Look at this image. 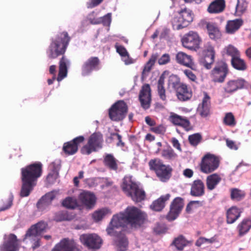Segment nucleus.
Listing matches in <instances>:
<instances>
[{
    "mask_svg": "<svg viewBox=\"0 0 251 251\" xmlns=\"http://www.w3.org/2000/svg\"><path fill=\"white\" fill-rule=\"evenodd\" d=\"M147 217L145 213L134 206L128 207L124 213L113 216L106 230L108 235L115 237V244L118 251H126L128 241L124 233L116 229L124 227L126 224H129L132 227H139L144 223Z\"/></svg>",
    "mask_w": 251,
    "mask_h": 251,
    "instance_id": "nucleus-1",
    "label": "nucleus"
},
{
    "mask_svg": "<svg viewBox=\"0 0 251 251\" xmlns=\"http://www.w3.org/2000/svg\"><path fill=\"white\" fill-rule=\"evenodd\" d=\"M71 40V37L66 31H63L57 35L55 39H52L47 50V54L50 59H55L62 55L59 62V73L57 80L59 82L67 75V66L69 60L64 55Z\"/></svg>",
    "mask_w": 251,
    "mask_h": 251,
    "instance_id": "nucleus-2",
    "label": "nucleus"
},
{
    "mask_svg": "<svg viewBox=\"0 0 251 251\" xmlns=\"http://www.w3.org/2000/svg\"><path fill=\"white\" fill-rule=\"evenodd\" d=\"M42 163L35 162L21 169L22 186L20 193L21 197H28L36 185L37 181L42 174Z\"/></svg>",
    "mask_w": 251,
    "mask_h": 251,
    "instance_id": "nucleus-3",
    "label": "nucleus"
},
{
    "mask_svg": "<svg viewBox=\"0 0 251 251\" xmlns=\"http://www.w3.org/2000/svg\"><path fill=\"white\" fill-rule=\"evenodd\" d=\"M122 188L126 195L131 197V199L136 202H141L145 199V191L140 188L130 177H125L124 178Z\"/></svg>",
    "mask_w": 251,
    "mask_h": 251,
    "instance_id": "nucleus-4",
    "label": "nucleus"
},
{
    "mask_svg": "<svg viewBox=\"0 0 251 251\" xmlns=\"http://www.w3.org/2000/svg\"><path fill=\"white\" fill-rule=\"evenodd\" d=\"M149 166L150 170L155 172L161 181L165 182L170 178L172 169L163 164L160 159H151L149 162Z\"/></svg>",
    "mask_w": 251,
    "mask_h": 251,
    "instance_id": "nucleus-5",
    "label": "nucleus"
},
{
    "mask_svg": "<svg viewBox=\"0 0 251 251\" xmlns=\"http://www.w3.org/2000/svg\"><path fill=\"white\" fill-rule=\"evenodd\" d=\"M103 136L100 132L93 133L88 138L87 143L81 149L83 154L89 155L95 152L102 147Z\"/></svg>",
    "mask_w": 251,
    "mask_h": 251,
    "instance_id": "nucleus-6",
    "label": "nucleus"
},
{
    "mask_svg": "<svg viewBox=\"0 0 251 251\" xmlns=\"http://www.w3.org/2000/svg\"><path fill=\"white\" fill-rule=\"evenodd\" d=\"M181 42L185 48L197 51L200 49L202 39L197 32L191 30L183 36L181 38Z\"/></svg>",
    "mask_w": 251,
    "mask_h": 251,
    "instance_id": "nucleus-7",
    "label": "nucleus"
},
{
    "mask_svg": "<svg viewBox=\"0 0 251 251\" xmlns=\"http://www.w3.org/2000/svg\"><path fill=\"white\" fill-rule=\"evenodd\" d=\"M128 107L124 100H118L114 103L108 110L110 119L114 121H121L126 117Z\"/></svg>",
    "mask_w": 251,
    "mask_h": 251,
    "instance_id": "nucleus-8",
    "label": "nucleus"
},
{
    "mask_svg": "<svg viewBox=\"0 0 251 251\" xmlns=\"http://www.w3.org/2000/svg\"><path fill=\"white\" fill-rule=\"evenodd\" d=\"M219 165L218 157L211 154H206L202 158L200 164L201 171L209 174L216 170Z\"/></svg>",
    "mask_w": 251,
    "mask_h": 251,
    "instance_id": "nucleus-9",
    "label": "nucleus"
},
{
    "mask_svg": "<svg viewBox=\"0 0 251 251\" xmlns=\"http://www.w3.org/2000/svg\"><path fill=\"white\" fill-rule=\"evenodd\" d=\"M228 72L227 64L223 61H219L212 70L210 77L213 82L222 83L225 81Z\"/></svg>",
    "mask_w": 251,
    "mask_h": 251,
    "instance_id": "nucleus-10",
    "label": "nucleus"
},
{
    "mask_svg": "<svg viewBox=\"0 0 251 251\" xmlns=\"http://www.w3.org/2000/svg\"><path fill=\"white\" fill-rule=\"evenodd\" d=\"M194 15L192 11L184 9L178 12L175 18V22L177 23L176 28L180 29L187 27L193 20Z\"/></svg>",
    "mask_w": 251,
    "mask_h": 251,
    "instance_id": "nucleus-11",
    "label": "nucleus"
},
{
    "mask_svg": "<svg viewBox=\"0 0 251 251\" xmlns=\"http://www.w3.org/2000/svg\"><path fill=\"white\" fill-rule=\"evenodd\" d=\"M82 244L89 249H99L102 244V240L95 234H82L80 236Z\"/></svg>",
    "mask_w": 251,
    "mask_h": 251,
    "instance_id": "nucleus-12",
    "label": "nucleus"
},
{
    "mask_svg": "<svg viewBox=\"0 0 251 251\" xmlns=\"http://www.w3.org/2000/svg\"><path fill=\"white\" fill-rule=\"evenodd\" d=\"M51 251H81L79 245L73 239L65 238L57 244Z\"/></svg>",
    "mask_w": 251,
    "mask_h": 251,
    "instance_id": "nucleus-13",
    "label": "nucleus"
},
{
    "mask_svg": "<svg viewBox=\"0 0 251 251\" xmlns=\"http://www.w3.org/2000/svg\"><path fill=\"white\" fill-rule=\"evenodd\" d=\"M174 87L176 90V96L180 101H187L191 98L192 92L186 84L177 81L176 83L174 82Z\"/></svg>",
    "mask_w": 251,
    "mask_h": 251,
    "instance_id": "nucleus-14",
    "label": "nucleus"
},
{
    "mask_svg": "<svg viewBox=\"0 0 251 251\" xmlns=\"http://www.w3.org/2000/svg\"><path fill=\"white\" fill-rule=\"evenodd\" d=\"M19 245V240L17 236L14 234L11 233L4 238L3 244L0 246V251H18Z\"/></svg>",
    "mask_w": 251,
    "mask_h": 251,
    "instance_id": "nucleus-15",
    "label": "nucleus"
},
{
    "mask_svg": "<svg viewBox=\"0 0 251 251\" xmlns=\"http://www.w3.org/2000/svg\"><path fill=\"white\" fill-rule=\"evenodd\" d=\"M139 100L141 106L147 109L151 106V89L149 84H145L142 87L139 95Z\"/></svg>",
    "mask_w": 251,
    "mask_h": 251,
    "instance_id": "nucleus-16",
    "label": "nucleus"
},
{
    "mask_svg": "<svg viewBox=\"0 0 251 251\" xmlns=\"http://www.w3.org/2000/svg\"><path fill=\"white\" fill-rule=\"evenodd\" d=\"M84 141V137L83 136H79L73 140L66 142L63 146V151L68 155H71L75 154L78 151V145Z\"/></svg>",
    "mask_w": 251,
    "mask_h": 251,
    "instance_id": "nucleus-17",
    "label": "nucleus"
},
{
    "mask_svg": "<svg viewBox=\"0 0 251 251\" xmlns=\"http://www.w3.org/2000/svg\"><path fill=\"white\" fill-rule=\"evenodd\" d=\"M47 226V223L43 221H40L32 225L26 231L23 239L24 241H25L26 238H31V237H36V236H40L42 233L46 231Z\"/></svg>",
    "mask_w": 251,
    "mask_h": 251,
    "instance_id": "nucleus-18",
    "label": "nucleus"
},
{
    "mask_svg": "<svg viewBox=\"0 0 251 251\" xmlns=\"http://www.w3.org/2000/svg\"><path fill=\"white\" fill-rule=\"evenodd\" d=\"M246 83V80L241 78L229 80L226 83L224 89L226 93L231 94L238 90L243 89Z\"/></svg>",
    "mask_w": 251,
    "mask_h": 251,
    "instance_id": "nucleus-19",
    "label": "nucleus"
},
{
    "mask_svg": "<svg viewBox=\"0 0 251 251\" xmlns=\"http://www.w3.org/2000/svg\"><path fill=\"white\" fill-rule=\"evenodd\" d=\"M176 60L179 64L190 68L192 70H197L196 65L195 64L192 57L186 53L180 51L176 56Z\"/></svg>",
    "mask_w": 251,
    "mask_h": 251,
    "instance_id": "nucleus-20",
    "label": "nucleus"
},
{
    "mask_svg": "<svg viewBox=\"0 0 251 251\" xmlns=\"http://www.w3.org/2000/svg\"><path fill=\"white\" fill-rule=\"evenodd\" d=\"M100 60L98 57H91L88 58L82 66V74L86 75L92 71L98 70Z\"/></svg>",
    "mask_w": 251,
    "mask_h": 251,
    "instance_id": "nucleus-21",
    "label": "nucleus"
},
{
    "mask_svg": "<svg viewBox=\"0 0 251 251\" xmlns=\"http://www.w3.org/2000/svg\"><path fill=\"white\" fill-rule=\"evenodd\" d=\"M204 56L202 61L203 65L207 69H211L214 62L215 51L214 47L208 44L204 50Z\"/></svg>",
    "mask_w": 251,
    "mask_h": 251,
    "instance_id": "nucleus-22",
    "label": "nucleus"
},
{
    "mask_svg": "<svg viewBox=\"0 0 251 251\" xmlns=\"http://www.w3.org/2000/svg\"><path fill=\"white\" fill-rule=\"evenodd\" d=\"M203 24L205 26L208 36L211 39L217 40L221 38L222 33L216 23L205 21Z\"/></svg>",
    "mask_w": 251,
    "mask_h": 251,
    "instance_id": "nucleus-23",
    "label": "nucleus"
},
{
    "mask_svg": "<svg viewBox=\"0 0 251 251\" xmlns=\"http://www.w3.org/2000/svg\"><path fill=\"white\" fill-rule=\"evenodd\" d=\"M203 95L202 102L198 107V112L201 117H206L210 114V97L205 92H203Z\"/></svg>",
    "mask_w": 251,
    "mask_h": 251,
    "instance_id": "nucleus-24",
    "label": "nucleus"
},
{
    "mask_svg": "<svg viewBox=\"0 0 251 251\" xmlns=\"http://www.w3.org/2000/svg\"><path fill=\"white\" fill-rule=\"evenodd\" d=\"M78 198L81 203L87 208H91L95 204L96 197L90 192L83 191L79 194Z\"/></svg>",
    "mask_w": 251,
    "mask_h": 251,
    "instance_id": "nucleus-25",
    "label": "nucleus"
},
{
    "mask_svg": "<svg viewBox=\"0 0 251 251\" xmlns=\"http://www.w3.org/2000/svg\"><path fill=\"white\" fill-rule=\"evenodd\" d=\"M205 193L204 183L200 179L194 180L191 184L190 195L194 197H201Z\"/></svg>",
    "mask_w": 251,
    "mask_h": 251,
    "instance_id": "nucleus-26",
    "label": "nucleus"
},
{
    "mask_svg": "<svg viewBox=\"0 0 251 251\" xmlns=\"http://www.w3.org/2000/svg\"><path fill=\"white\" fill-rule=\"evenodd\" d=\"M53 192H49L43 196L37 203V207L40 211H43L48 207L55 198Z\"/></svg>",
    "mask_w": 251,
    "mask_h": 251,
    "instance_id": "nucleus-27",
    "label": "nucleus"
},
{
    "mask_svg": "<svg viewBox=\"0 0 251 251\" xmlns=\"http://www.w3.org/2000/svg\"><path fill=\"white\" fill-rule=\"evenodd\" d=\"M242 210L236 206H232L226 213V223L228 224L234 223L241 216Z\"/></svg>",
    "mask_w": 251,
    "mask_h": 251,
    "instance_id": "nucleus-28",
    "label": "nucleus"
},
{
    "mask_svg": "<svg viewBox=\"0 0 251 251\" xmlns=\"http://www.w3.org/2000/svg\"><path fill=\"white\" fill-rule=\"evenodd\" d=\"M171 197V195L168 194L165 195L161 196L157 200L154 201L150 205V208L153 211L159 212L165 207V203L169 200Z\"/></svg>",
    "mask_w": 251,
    "mask_h": 251,
    "instance_id": "nucleus-29",
    "label": "nucleus"
},
{
    "mask_svg": "<svg viewBox=\"0 0 251 251\" xmlns=\"http://www.w3.org/2000/svg\"><path fill=\"white\" fill-rule=\"evenodd\" d=\"M225 0H215L212 1L207 8V11L211 14L219 13L225 9Z\"/></svg>",
    "mask_w": 251,
    "mask_h": 251,
    "instance_id": "nucleus-30",
    "label": "nucleus"
},
{
    "mask_svg": "<svg viewBox=\"0 0 251 251\" xmlns=\"http://www.w3.org/2000/svg\"><path fill=\"white\" fill-rule=\"evenodd\" d=\"M221 180V177L216 173L207 176L206 179L207 189L210 191L214 190Z\"/></svg>",
    "mask_w": 251,
    "mask_h": 251,
    "instance_id": "nucleus-31",
    "label": "nucleus"
},
{
    "mask_svg": "<svg viewBox=\"0 0 251 251\" xmlns=\"http://www.w3.org/2000/svg\"><path fill=\"white\" fill-rule=\"evenodd\" d=\"M243 24V21L241 19L228 21L227 22L226 29L229 34H233L237 31Z\"/></svg>",
    "mask_w": 251,
    "mask_h": 251,
    "instance_id": "nucleus-32",
    "label": "nucleus"
},
{
    "mask_svg": "<svg viewBox=\"0 0 251 251\" xmlns=\"http://www.w3.org/2000/svg\"><path fill=\"white\" fill-rule=\"evenodd\" d=\"M231 64L234 69L239 71H246L248 68L246 61L241 58L240 56L231 58Z\"/></svg>",
    "mask_w": 251,
    "mask_h": 251,
    "instance_id": "nucleus-33",
    "label": "nucleus"
},
{
    "mask_svg": "<svg viewBox=\"0 0 251 251\" xmlns=\"http://www.w3.org/2000/svg\"><path fill=\"white\" fill-rule=\"evenodd\" d=\"M118 160L111 154H107L104 157V165L111 170L117 171L118 168Z\"/></svg>",
    "mask_w": 251,
    "mask_h": 251,
    "instance_id": "nucleus-34",
    "label": "nucleus"
},
{
    "mask_svg": "<svg viewBox=\"0 0 251 251\" xmlns=\"http://www.w3.org/2000/svg\"><path fill=\"white\" fill-rule=\"evenodd\" d=\"M184 205V200L182 198L176 197L174 199V220L178 217Z\"/></svg>",
    "mask_w": 251,
    "mask_h": 251,
    "instance_id": "nucleus-35",
    "label": "nucleus"
},
{
    "mask_svg": "<svg viewBox=\"0 0 251 251\" xmlns=\"http://www.w3.org/2000/svg\"><path fill=\"white\" fill-rule=\"evenodd\" d=\"M239 236H242L247 233L251 228V219H244L237 226Z\"/></svg>",
    "mask_w": 251,
    "mask_h": 251,
    "instance_id": "nucleus-36",
    "label": "nucleus"
},
{
    "mask_svg": "<svg viewBox=\"0 0 251 251\" xmlns=\"http://www.w3.org/2000/svg\"><path fill=\"white\" fill-rule=\"evenodd\" d=\"M112 213L110 209L105 207L96 211L93 214L92 217L96 222H99L102 219L103 217L107 215H110Z\"/></svg>",
    "mask_w": 251,
    "mask_h": 251,
    "instance_id": "nucleus-37",
    "label": "nucleus"
},
{
    "mask_svg": "<svg viewBox=\"0 0 251 251\" xmlns=\"http://www.w3.org/2000/svg\"><path fill=\"white\" fill-rule=\"evenodd\" d=\"M89 20L92 24L98 25L101 23L104 26H109L111 22V14L109 13L98 19H90Z\"/></svg>",
    "mask_w": 251,
    "mask_h": 251,
    "instance_id": "nucleus-38",
    "label": "nucleus"
},
{
    "mask_svg": "<svg viewBox=\"0 0 251 251\" xmlns=\"http://www.w3.org/2000/svg\"><path fill=\"white\" fill-rule=\"evenodd\" d=\"M165 73H163L160 76L157 83L158 93L161 100H166L165 89L164 87L165 80Z\"/></svg>",
    "mask_w": 251,
    "mask_h": 251,
    "instance_id": "nucleus-39",
    "label": "nucleus"
},
{
    "mask_svg": "<svg viewBox=\"0 0 251 251\" xmlns=\"http://www.w3.org/2000/svg\"><path fill=\"white\" fill-rule=\"evenodd\" d=\"M230 191V198L232 200L240 201L243 200L246 195V193L238 188H231Z\"/></svg>",
    "mask_w": 251,
    "mask_h": 251,
    "instance_id": "nucleus-40",
    "label": "nucleus"
},
{
    "mask_svg": "<svg viewBox=\"0 0 251 251\" xmlns=\"http://www.w3.org/2000/svg\"><path fill=\"white\" fill-rule=\"evenodd\" d=\"M158 57L157 53L152 54L149 60L145 64L142 72L143 75H147L151 70L152 67L154 65L156 59Z\"/></svg>",
    "mask_w": 251,
    "mask_h": 251,
    "instance_id": "nucleus-41",
    "label": "nucleus"
},
{
    "mask_svg": "<svg viewBox=\"0 0 251 251\" xmlns=\"http://www.w3.org/2000/svg\"><path fill=\"white\" fill-rule=\"evenodd\" d=\"M74 216L70 215L66 211H61L56 212L55 214L54 219L56 222L64 221H71L73 219Z\"/></svg>",
    "mask_w": 251,
    "mask_h": 251,
    "instance_id": "nucleus-42",
    "label": "nucleus"
},
{
    "mask_svg": "<svg viewBox=\"0 0 251 251\" xmlns=\"http://www.w3.org/2000/svg\"><path fill=\"white\" fill-rule=\"evenodd\" d=\"M218 236L215 235L211 238L208 239L203 237H200L196 241L195 245L198 247H201L202 244L208 243L209 244H213L214 243L218 242Z\"/></svg>",
    "mask_w": 251,
    "mask_h": 251,
    "instance_id": "nucleus-43",
    "label": "nucleus"
},
{
    "mask_svg": "<svg viewBox=\"0 0 251 251\" xmlns=\"http://www.w3.org/2000/svg\"><path fill=\"white\" fill-rule=\"evenodd\" d=\"M188 243L189 242L182 235H180L174 240V245L179 251L183 250L184 247L186 246Z\"/></svg>",
    "mask_w": 251,
    "mask_h": 251,
    "instance_id": "nucleus-44",
    "label": "nucleus"
},
{
    "mask_svg": "<svg viewBox=\"0 0 251 251\" xmlns=\"http://www.w3.org/2000/svg\"><path fill=\"white\" fill-rule=\"evenodd\" d=\"M248 2L246 0H237L236 6V12L238 15L243 14L247 10Z\"/></svg>",
    "mask_w": 251,
    "mask_h": 251,
    "instance_id": "nucleus-45",
    "label": "nucleus"
},
{
    "mask_svg": "<svg viewBox=\"0 0 251 251\" xmlns=\"http://www.w3.org/2000/svg\"><path fill=\"white\" fill-rule=\"evenodd\" d=\"M62 204L63 206L69 209H75L77 206L76 200L71 197L66 198Z\"/></svg>",
    "mask_w": 251,
    "mask_h": 251,
    "instance_id": "nucleus-46",
    "label": "nucleus"
},
{
    "mask_svg": "<svg viewBox=\"0 0 251 251\" xmlns=\"http://www.w3.org/2000/svg\"><path fill=\"white\" fill-rule=\"evenodd\" d=\"M223 122L227 126H234L236 124L234 116L231 112L226 113Z\"/></svg>",
    "mask_w": 251,
    "mask_h": 251,
    "instance_id": "nucleus-47",
    "label": "nucleus"
},
{
    "mask_svg": "<svg viewBox=\"0 0 251 251\" xmlns=\"http://www.w3.org/2000/svg\"><path fill=\"white\" fill-rule=\"evenodd\" d=\"M201 139L202 137L199 133L189 135L188 137L190 144L193 146H197L201 142Z\"/></svg>",
    "mask_w": 251,
    "mask_h": 251,
    "instance_id": "nucleus-48",
    "label": "nucleus"
},
{
    "mask_svg": "<svg viewBox=\"0 0 251 251\" xmlns=\"http://www.w3.org/2000/svg\"><path fill=\"white\" fill-rule=\"evenodd\" d=\"M174 125L176 126H189V122L186 119L174 113Z\"/></svg>",
    "mask_w": 251,
    "mask_h": 251,
    "instance_id": "nucleus-49",
    "label": "nucleus"
},
{
    "mask_svg": "<svg viewBox=\"0 0 251 251\" xmlns=\"http://www.w3.org/2000/svg\"><path fill=\"white\" fill-rule=\"evenodd\" d=\"M59 176L58 171L54 168L52 172L48 174L47 177V180L50 184L54 183L56 179Z\"/></svg>",
    "mask_w": 251,
    "mask_h": 251,
    "instance_id": "nucleus-50",
    "label": "nucleus"
},
{
    "mask_svg": "<svg viewBox=\"0 0 251 251\" xmlns=\"http://www.w3.org/2000/svg\"><path fill=\"white\" fill-rule=\"evenodd\" d=\"M162 156L165 159L171 160L173 157V150L170 146H166L162 152Z\"/></svg>",
    "mask_w": 251,
    "mask_h": 251,
    "instance_id": "nucleus-51",
    "label": "nucleus"
},
{
    "mask_svg": "<svg viewBox=\"0 0 251 251\" xmlns=\"http://www.w3.org/2000/svg\"><path fill=\"white\" fill-rule=\"evenodd\" d=\"M226 53L230 56L231 58L240 56L239 51L232 46H228L226 49Z\"/></svg>",
    "mask_w": 251,
    "mask_h": 251,
    "instance_id": "nucleus-52",
    "label": "nucleus"
},
{
    "mask_svg": "<svg viewBox=\"0 0 251 251\" xmlns=\"http://www.w3.org/2000/svg\"><path fill=\"white\" fill-rule=\"evenodd\" d=\"M13 195L12 193H10L6 202L4 203L3 206L0 208V211H4L9 209L13 204Z\"/></svg>",
    "mask_w": 251,
    "mask_h": 251,
    "instance_id": "nucleus-53",
    "label": "nucleus"
},
{
    "mask_svg": "<svg viewBox=\"0 0 251 251\" xmlns=\"http://www.w3.org/2000/svg\"><path fill=\"white\" fill-rule=\"evenodd\" d=\"M115 48L116 49V51L122 57H124L128 55V52L127 50L123 46L119 45L118 43H116L115 45Z\"/></svg>",
    "mask_w": 251,
    "mask_h": 251,
    "instance_id": "nucleus-54",
    "label": "nucleus"
},
{
    "mask_svg": "<svg viewBox=\"0 0 251 251\" xmlns=\"http://www.w3.org/2000/svg\"><path fill=\"white\" fill-rule=\"evenodd\" d=\"M153 231L156 234H160L165 233L167 228L164 225L158 224L154 227Z\"/></svg>",
    "mask_w": 251,
    "mask_h": 251,
    "instance_id": "nucleus-55",
    "label": "nucleus"
},
{
    "mask_svg": "<svg viewBox=\"0 0 251 251\" xmlns=\"http://www.w3.org/2000/svg\"><path fill=\"white\" fill-rule=\"evenodd\" d=\"M183 73L191 81H196L197 80L196 75L192 72V71L189 69H185L183 70Z\"/></svg>",
    "mask_w": 251,
    "mask_h": 251,
    "instance_id": "nucleus-56",
    "label": "nucleus"
},
{
    "mask_svg": "<svg viewBox=\"0 0 251 251\" xmlns=\"http://www.w3.org/2000/svg\"><path fill=\"white\" fill-rule=\"evenodd\" d=\"M151 130L156 134H164L166 131L165 126H151Z\"/></svg>",
    "mask_w": 251,
    "mask_h": 251,
    "instance_id": "nucleus-57",
    "label": "nucleus"
},
{
    "mask_svg": "<svg viewBox=\"0 0 251 251\" xmlns=\"http://www.w3.org/2000/svg\"><path fill=\"white\" fill-rule=\"evenodd\" d=\"M26 238V239H27ZM31 242H33L32 248L34 250L38 248L40 246V239L38 238V236L36 237H31V238H28Z\"/></svg>",
    "mask_w": 251,
    "mask_h": 251,
    "instance_id": "nucleus-58",
    "label": "nucleus"
},
{
    "mask_svg": "<svg viewBox=\"0 0 251 251\" xmlns=\"http://www.w3.org/2000/svg\"><path fill=\"white\" fill-rule=\"evenodd\" d=\"M103 0H90L89 2L87 3L88 8H92L95 7L100 4Z\"/></svg>",
    "mask_w": 251,
    "mask_h": 251,
    "instance_id": "nucleus-59",
    "label": "nucleus"
},
{
    "mask_svg": "<svg viewBox=\"0 0 251 251\" xmlns=\"http://www.w3.org/2000/svg\"><path fill=\"white\" fill-rule=\"evenodd\" d=\"M170 61V56L168 54H163L159 59L158 63L160 65H164Z\"/></svg>",
    "mask_w": 251,
    "mask_h": 251,
    "instance_id": "nucleus-60",
    "label": "nucleus"
},
{
    "mask_svg": "<svg viewBox=\"0 0 251 251\" xmlns=\"http://www.w3.org/2000/svg\"><path fill=\"white\" fill-rule=\"evenodd\" d=\"M113 135H115L117 137L118 142L117 143V146L118 147H124L125 144L122 140V136L117 133L113 134Z\"/></svg>",
    "mask_w": 251,
    "mask_h": 251,
    "instance_id": "nucleus-61",
    "label": "nucleus"
},
{
    "mask_svg": "<svg viewBox=\"0 0 251 251\" xmlns=\"http://www.w3.org/2000/svg\"><path fill=\"white\" fill-rule=\"evenodd\" d=\"M183 174L185 177L191 178L193 176L194 172L190 169H186L183 171Z\"/></svg>",
    "mask_w": 251,
    "mask_h": 251,
    "instance_id": "nucleus-62",
    "label": "nucleus"
},
{
    "mask_svg": "<svg viewBox=\"0 0 251 251\" xmlns=\"http://www.w3.org/2000/svg\"><path fill=\"white\" fill-rule=\"evenodd\" d=\"M166 218L169 221H173V202L170 204V211L168 214L166 215Z\"/></svg>",
    "mask_w": 251,
    "mask_h": 251,
    "instance_id": "nucleus-63",
    "label": "nucleus"
},
{
    "mask_svg": "<svg viewBox=\"0 0 251 251\" xmlns=\"http://www.w3.org/2000/svg\"><path fill=\"white\" fill-rule=\"evenodd\" d=\"M226 143L227 146L228 148H229L230 149L235 150L237 149V147L233 141H232L231 140H227L226 141Z\"/></svg>",
    "mask_w": 251,
    "mask_h": 251,
    "instance_id": "nucleus-64",
    "label": "nucleus"
}]
</instances>
